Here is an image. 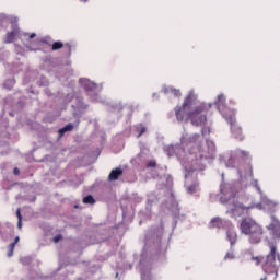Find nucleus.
Masks as SVG:
<instances>
[{"mask_svg": "<svg viewBox=\"0 0 280 280\" xmlns=\"http://www.w3.org/2000/svg\"><path fill=\"white\" fill-rule=\"evenodd\" d=\"M177 121H191L192 126H205L207 124V110L209 106L205 103L198 104V97L194 92L185 97L182 106L174 108Z\"/></svg>", "mask_w": 280, "mask_h": 280, "instance_id": "1", "label": "nucleus"}, {"mask_svg": "<svg viewBox=\"0 0 280 280\" xmlns=\"http://www.w3.org/2000/svg\"><path fill=\"white\" fill-rule=\"evenodd\" d=\"M269 247L270 252L266 258L262 256H254L252 257V260L255 261L256 266L261 264L264 272H266V275H275V279H277L280 266V256L277 253V245H275V243H270Z\"/></svg>", "mask_w": 280, "mask_h": 280, "instance_id": "2", "label": "nucleus"}, {"mask_svg": "<svg viewBox=\"0 0 280 280\" xmlns=\"http://www.w3.org/2000/svg\"><path fill=\"white\" fill-rule=\"evenodd\" d=\"M240 231L243 235L249 237L250 244H259L264 237V229L257 221L250 218L243 219L240 224Z\"/></svg>", "mask_w": 280, "mask_h": 280, "instance_id": "3", "label": "nucleus"}, {"mask_svg": "<svg viewBox=\"0 0 280 280\" xmlns=\"http://www.w3.org/2000/svg\"><path fill=\"white\" fill-rule=\"evenodd\" d=\"M187 148L191 154H198L200 161L211 159L209 151L202 148V136L194 133L187 140Z\"/></svg>", "mask_w": 280, "mask_h": 280, "instance_id": "4", "label": "nucleus"}, {"mask_svg": "<svg viewBox=\"0 0 280 280\" xmlns=\"http://www.w3.org/2000/svg\"><path fill=\"white\" fill-rule=\"evenodd\" d=\"M276 240H280V222L277 218L271 217V223L267 226Z\"/></svg>", "mask_w": 280, "mask_h": 280, "instance_id": "5", "label": "nucleus"}, {"mask_svg": "<svg viewBox=\"0 0 280 280\" xmlns=\"http://www.w3.org/2000/svg\"><path fill=\"white\" fill-rule=\"evenodd\" d=\"M248 209H253V206L245 207L244 205H238L231 208L230 213L233 218H240V215H244Z\"/></svg>", "mask_w": 280, "mask_h": 280, "instance_id": "6", "label": "nucleus"}, {"mask_svg": "<svg viewBox=\"0 0 280 280\" xmlns=\"http://www.w3.org/2000/svg\"><path fill=\"white\" fill-rule=\"evenodd\" d=\"M230 126L234 137H236V139H242V128L237 126L235 119L231 118Z\"/></svg>", "mask_w": 280, "mask_h": 280, "instance_id": "7", "label": "nucleus"}, {"mask_svg": "<svg viewBox=\"0 0 280 280\" xmlns=\"http://www.w3.org/2000/svg\"><path fill=\"white\" fill-rule=\"evenodd\" d=\"M18 36H19V26H15L12 28L11 32L7 33L4 43H7V44L14 43V40Z\"/></svg>", "mask_w": 280, "mask_h": 280, "instance_id": "8", "label": "nucleus"}, {"mask_svg": "<svg viewBox=\"0 0 280 280\" xmlns=\"http://www.w3.org/2000/svg\"><path fill=\"white\" fill-rule=\"evenodd\" d=\"M124 175V170L116 167L110 171L108 175V180H118L120 176Z\"/></svg>", "mask_w": 280, "mask_h": 280, "instance_id": "9", "label": "nucleus"}, {"mask_svg": "<svg viewBox=\"0 0 280 280\" xmlns=\"http://www.w3.org/2000/svg\"><path fill=\"white\" fill-rule=\"evenodd\" d=\"M226 236L231 246H235V244H237V232H235V230H228Z\"/></svg>", "mask_w": 280, "mask_h": 280, "instance_id": "10", "label": "nucleus"}, {"mask_svg": "<svg viewBox=\"0 0 280 280\" xmlns=\"http://www.w3.org/2000/svg\"><path fill=\"white\" fill-rule=\"evenodd\" d=\"M222 226V219L215 217L210 222V229H221Z\"/></svg>", "mask_w": 280, "mask_h": 280, "instance_id": "11", "label": "nucleus"}, {"mask_svg": "<svg viewBox=\"0 0 280 280\" xmlns=\"http://www.w3.org/2000/svg\"><path fill=\"white\" fill-rule=\"evenodd\" d=\"M20 241H21V238L19 236H16L14 238V242L9 245V250H8V254H7L8 257H12V255H14V248L16 247V243L20 242Z\"/></svg>", "mask_w": 280, "mask_h": 280, "instance_id": "12", "label": "nucleus"}, {"mask_svg": "<svg viewBox=\"0 0 280 280\" xmlns=\"http://www.w3.org/2000/svg\"><path fill=\"white\" fill-rule=\"evenodd\" d=\"M215 104H217L219 110H220V108H222V106H224L226 104V97L224 96V94H220L218 96Z\"/></svg>", "mask_w": 280, "mask_h": 280, "instance_id": "13", "label": "nucleus"}, {"mask_svg": "<svg viewBox=\"0 0 280 280\" xmlns=\"http://www.w3.org/2000/svg\"><path fill=\"white\" fill-rule=\"evenodd\" d=\"M73 130V124H68L63 128L59 129V137H63L65 132H71Z\"/></svg>", "mask_w": 280, "mask_h": 280, "instance_id": "14", "label": "nucleus"}, {"mask_svg": "<svg viewBox=\"0 0 280 280\" xmlns=\"http://www.w3.org/2000/svg\"><path fill=\"white\" fill-rule=\"evenodd\" d=\"M148 128H145V126H143L142 124L138 125L136 127V132L138 133L137 138L139 139V137L145 135Z\"/></svg>", "mask_w": 280, "mask_h": 280, "instance_id": "15", "label": "nucleus"}, {"mask_svg": "<svg viewBox=\"0 0 280 280\" xmlns=\"http://www.w3.org/2000/svg\"><path fill=\"white\" fill-rule=\"evenodd\" d=\"M52 51H58V49H62L65 47V44L62 42H55L50 45Z\"/></svg>", "mask_w": 280, "mask_h": 280, "instance_id": "16", "label": "nucleus"}, {"mask_svg": "<svg viewBox=\"0 0 280 280\" xmlns=\"http://www.w3.org/2000/svg\"><path fill=\"white\" fill-rule=\"evenodd\" d=\"M84 205H95V198L92 195H88L83 198Z\"/></svg>", "mask_w": 280, "mask_h": 280, "instance_id": "17", "label": "nucleus"}, {"mask_svg": "<svg viewBox=\"0 0 280 280\" xmlns=\"http://www.w3.org/2000/svg\"><path fill=\"white\" fill-rule=\"evenodd\" d=\"M196 191H198V185L197 184H192L188 187V194H196Z\"/></svg>", "mask_w": 280, "mask_h": 280, "instance_id": "18", "label": "nucleus"}, {"mask_svg": "<svg viewBox=\"0 0 280 280\" xmlns=\"http://www.w3.org/2000/svg\"><path fill=\"white\" fill-rule=\"evenodd\" d=\"M234 258H235V252H233V249L228 252L226 255L224 256V259H234Z\"/></svg>", "mask_w": 280, "mask_h": 280, "instance_id": "19", "label": "nucleus"}, {"mask_svg": "<svg viewBox=\"0 0 280 280\" xmlns=\"http://www.w3.org/2000/svg\"><path fill=\"white\" fill-rule=\"evenodd\" d=\"M238 155L241 156V159H248L249 153L247 151L241 150L238 151Z\"/></svg>", "mask_w": 280, "mask_h": 280, "instance_id": "20", "label": "nucleus"}, {"mask_svg": "<svg viewBox=\"0 0 280 280\" xmlns=\"http://www.w3.org/2000/svg\"><path fill=\"white\" fill-rule=\"evenodd\" d=\"M147 167H156V161L151 160L147 163Z\"/></svg>", "mask_w": 280, "mask_h": 280, "instance_id": "21", "label": "nucleus"}, {"mask_svg": "<svg viewBox=\"0 0 280 280\" xmlns=\"http://www.w3.org/2000/svg\"><path fill=\"white\" fill-rule=\"evenodd\" d=\"M172 93H173V95H175V97H180V95H183L180 93V90H176V89L172 90Z\"/></svg>", "mask_w": 280, "mask_h": 280, "instance_id": "22", "label": "nucleus"}, {"mask_svg": "<svg viewBox=\"0 0 280 280\" xmlns=\"http://www.w3.org/2000/svg\"><path fill=\"white\" fill-rule=\"evenodd\" d=\"M60 240H62V235H56L54 238H52V242H55V244H58V242H60Z\"/></svg>", "mask_w": 280, "mask_h": 280, "instance_id": "23", "label": "nucleus"}, {"mask_svg": "<svg viewBox=\"0 0 280 280\" xmlns=\"http://www.w3.org/2000/svg\"><path fill=\"white\" fill-rule=\"evenodd\" d=\"M18 220H23V215H21V208L16 210Z\"/></svg>", "mask_w": 280, "mask_h": 280, "instance_id": "24", "label": "nucleus"}, {"mask_svg": "<svg viewBox=\"0 0 280 280\" xmlns=\"http://www.w3.org/2000/svg\"><path fill=\"white\" fill-rule=\"evenodd\" d=\"M8 84H14V82L12 80H7L4 82V89H8Z\"/></svg>", "mask_w": 280, "mask_h": 280, "instance_id": "25", "label": "nucleus"}, {"mask_svg": "<svg viewBox=\"0 0 280 280\" xmlns=\"http://www.w3.org/2000/svg\"><path fill=\"white\" fill-rule=\"evenodd\" d=\"M18 229H23V220H18Z\"/></svg>", "mask_w": 280, "mask_h": 280, "instance_id": "26", "label": "nucleus"}, {"mask_svg": "<svg viewBox=\"0 0 280 280\" xmlns=\"http://www.w3.org/2000/svg\"><path fill=\"white\" fill-rule=\"evenodd\" d=\"M13 173H14L15 176H19V174H21V171L15 167V168L13 170Z\"/></svg>", "mask_w": 280, "mask_h": 280, "instance_id": "27", "label": "nucleus"}, {"mask_svg": "<svg viewBox=\"0 0 280 280\" xmlns=\"http://www.w3.org/2000/svg\"><path fill=\"white\" fill-rule=\"evenodd\" d=\"M66 47H68V52H69V55H71V45L70 44H66Z\"/></svg>", "mask_w": 280, "mask_h": 280, "instance_id": "28", "label": "nucleus"}, {"mask_svg": "<svg viewBox=\"0 0 280 280\" xmlns=\"http://www.w3.org/2000/svg\"><path fill=\"white\" fill-rule=\"evenodd\" d=\"M30 38H36V33H32V34L30 35Z\"/></svg>", "mask_w": 280, "mask_h": 280, "instance_id": "29", "label": "nucleus"}, {"mask_svg": "<svg viewBox=\"0 0 280 280\" xmlns=\"http://www.w3.org/2000/svg\"><path fill=\"white\" fill-rule=\"evenodd\" d=\"M42 43H44L45 45H49V42H47V39H42Z\"/></svg>", "mask_w": 280, "mask_h": 280, "instance_id": "30", "label": "nucleus"}, {"mask_svg": "<svg viewBox=\"0 0 280 280\" xmlns=\"http://www.w3.org/2000/svg\"><path fill=\"white\" fill-rule=\"evenodd\" d=\"M260 280H268V276L262 277Z\"/></svg>", "mask_w": 280, "mask_h": 280, "instance_id": "31", "label": "nucleus"}, {"mask_svg": "<svg viewBox=\"0 0 280 280\" xmlns=\"http://www.w3.org/2000/svg\"><path fill=\"white\" fill-rule=\"evenodd\" d=\"M0 23H3V20L0 19Z\"/></svg>", "mask_w": 280, "mask_h": 280, "instance_id": "32", "label": "nucleus"}, {"mask_svg": "<svg viewBox=\"0 0 280 280\" xmlns=\"http://www.w3.org/2000/svg\"><path fill=\"white\" fill-rule=\"evenodd\" d=\"M82 1L86 2V1H89V0H82Z\"/></svg>", "mask_w": 280, "mask_h": 280, "instance_id": "33", "label": "nucleus"}]
</instances>
